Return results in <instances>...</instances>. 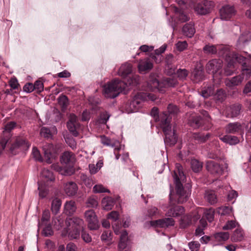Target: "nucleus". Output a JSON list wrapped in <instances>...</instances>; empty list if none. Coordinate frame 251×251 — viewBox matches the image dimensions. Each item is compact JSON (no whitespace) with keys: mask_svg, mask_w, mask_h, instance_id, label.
<instances>
[{"mask_svg":"<svg viewBox=\"0 0 251 251\" xmlns=\"http://www.w3.org/2000/svg\"><path fill=\"white\" fill-rule=\"evenodd\" d=\"M182 31L184 36L192 38L196 32L194 23L190 22L185 24L182 27Z\"/></svg>","mask_w":251,"mask_h":251,"instance_id":"412c9836","label":"nucleus"},{"mask_svg":"<svg viewBox=\"0 0 251 251\" xmlns=\"http://www.w3.org/2000/svg\"><path fill=\"white\" fill-rule=\"evenodd\" d=\"M241 73L243 77L246 76V79H248L251 75V66L247 63H244L243 67L241 68Z\"/></svg>","mask_w":251,"mask_h":251,"instance_id":"79ce46f5","label":"nucleus"},{"mask_svg":"<svg viewBox=\"0 0 251 251\" xmlns=\"http://www.w3.org/2000/svg\"><path fill=\"white\" fill-rule=\"evenodd\" d=\"M160 125L165 134V144L168 146H172L176 144L177 142V136L175 133L174 129L172 131L170 123L171 118L167 115V114L164 113L160 118Z\"/></svg>","mask_w":251,"mask_h":251,"instance_id":"7ed1b4c3","label":"nucleus"},{"mask_svg":"<svg viewBox=\"0 0 251 251\" xmlns=\"http://www.w3.org/2000/svg\"><path fill=\"white\" fill-rule=\"evenodd\" d=\"M64 190L68 196H74L77 191V185L73 182L67 183L64 187Z\"/></svg>","mask_w":251,"mask_h":251,"instance_id":"c756f323","label":"nucleus"},{"mask_svg":"<svg viewBox=\"0 0 251 251\" xmlns=\"http://www.w3.org/2000/svg\"><path fill=\"white\" fill-rule=\"evenodd\" d=\"M141 92H138L133 96V99L129 105L131 112L139 111L141 108Z\"/></svg>","mask_w":251,"mask_h":251,"instance_id":"4468645a","label":"nucleus"},{"mask_svg":"<svg viewBox=\"0 0 251 251\" xmlns=\"http://www.w3.org/2000/svg\"><path fill=\"white\" fill-rule=\"evenodd\" d=\"M102 206L104 210H111L114 204V201L111 197H104L101 201Z\"/></svg>","mask_w":251,"mask_h":251,"instance_id":"c9c22d12","label":"nucleus"},{"mask_svg":"<svg viewBox=\"0 0 251 251\" xmlns=\"http://www.w3.org/2000/svg\"><path fill=\"white\" fill-rule=\"evenodd\" d=\"M221 18L223 20H228L235 14L234 7L229 5H225L220 10Z\"/></svg>","mask_w":251,"mask_h":251,"instance_id":"dca6fc26","label":"nucleus"},{"mask_svg":"<svg viewBox=\"0 0 251 251\" xmlns=\"http://www.w3.org/2000/svg\"><path fill=\"white\" fill-rule=\"evenodd\" d=\"M60 161L66 175L70 176L75 173V158L74 153L70 151L64 152L61 155Z\"/></svg>","mask_w":251,"mask_h":251,"instance_id":"20e7f679","label":"nucleus"},{"mask_svg":"<svg viewBox=\"0 0 251 251\" xmlns=\"http://www.w3.org/2000/svg\"><path fill=\"white\" fill-rule=\"evenodd\" d=\"M204 198L206 201L213 205L217 202V196L214 191L207 190L205 191Z\"/></svg>","mask_w":251,"mask_h":251,"instance_id":"72a5a7b5","label":"nucleus"},{"mask_svg":"<svg viewBox=\"0 0 251 251\" xmlns=\"http://www.w3.org/2000/svg\"><path fill=\"white\" fill-rule=\"evenodd\" d=\"M61 205V201L60 199L55 198L53 200L51 203V210L52 213L56 214L59 211Z\"/></svg>","mask_w":251,"mask_h":251,"instance_id":"49530a36","label":"nucleus"},{"mask_svg":"<svg viewBox=\"0 0 251 251\" xmlns=\"http://www.w3.org/2000/svg\"><path fill=\"white\" fill-rule=\"evenodd\" d=\"M214 6L213 1L204 0L197 3L194 7V10L198 15H206L211 12Z\"/></svg>","mask_w":251,"mask_h":251,"instance_id":"39448f33","label":"nucleus"},{"mask_svg":"<svg viewBox=\"0 0 251 251\" xmlns=\"http://www.w3.org/2000/svg\"><path fill=\"white\" fill-rule=\"evenodd\" d=\"M88 207H95L98 205V202L94 197H89L86 202Z\"/></svg>","mask_w":251,"mask_h":251,"instance_id":"680f3d73","label":"nucleus"},{"mask_svg":"<svg viewBox=\"0 0 251 251\" xmlns=\"http://www.w3.org/2000/svg\"><path fill=\"white\" fill-rule=\"evenodd\" d=\"M224 57L226 60H231L235 62L236 64L237 63L240 64L241 67H243L244 63L246 62L247 58L235 52H230L228 48L227 50L225 52Z\"/></svg>","mask_w":251,"mask_h":251,"instance_id":"f8f14e48","label":"nucleus"},{"mask_svg":"<svg viewBox=\"0 0 251 251\" xmlns=\"http://www.w3.org/2000/svg\"><path fill=\"white\" fill-rule=\"evenodd\" d=\"M93 192L95 193H110V191L108 189L105 188L101 184L95 185L93 187Z\"/></svg>","mask_w":251,"mask_h":251,"instance_id":"6e6d98bb","label":"nucleus"},{"mask_svg":"<svg viewBox=\"0 0 251 251\" xmlns=\"http://www.w3.org/2000/svg\"><path fill=\"white\" fill-rule=\"evenodd\" d=\"M139 77H134L127 82L122 81L118 79H115L111 82L104 85L103 91L105 97L114 98L117 97L122 91L126 90V87L130 86L131 84H136L138 82Z\"/></svg>","mask_w":251,"mask_h":251,"instance_id":"f03ea898","label":"nucleus"},{"mask_svg":"<svg viewBox=\"0 0 251 251\" xmlns=\"http://www.w3.org/2000/svg\"><path fill=\"white\" fill-rule=\"evenodd\" d=\"M228 47L221 45H214L209 44L203 48V51L206 54H215L219 51V54L224 57L225 52L227 50Z\"/></svg>","mask_w":251,"mask_h":251,"instance_id":"9d476101","label":"nucleus"},{"mask_svg":"<svg viewBox=\"0 0 251 251\" xmlns=\"http://www.w3.org/2000/svg\"><path fill=\"white\" fill-rule=\"evenodd\" d=\"M80 230L79 228H71L67 227V232H68L69 236L72 239H76L79 237Z\"/></svg>","mask_w":251,"mask_h":251,"instance_id":"09e8293b","label":"nucleus"},{"mask_svg":"<svg viewBox=\"0 0 251 251\" xmlns=\"http://www.w3.org/2000/svg\"><path fill=\"white\" fill-rule=\"evenodd\" d=\"M148 85L151 88H158L160 87V84L156 78V75L154 73H151L149 77V79L148 81Z\"/></svg>","mask_w":251,"mask_h":251,"instance_id":"58836bf2","label":"nucleus"},{"mask_svg":"<svg viewBox=\"0 0 251 251\" xmlns=\"http://www.w3.org/2000/svg\"><path fill=\"white\" fill-rule=\"evenodd\" d=\"M34 90H36L37 93L41 92L44 89V85L40 80H37L33 84Z\"/></svg>","mask_w":251,"mask_h":251,"instance_id":"0e129e2a","label":"nucleus"},{"mask_svg":"<svg viewBox=\"0 0 251 251\" xmlns=\"http://www.w3.org/2000/svg\"><path fill=\"white\" fill-rule=\"evenodd\" d=\"M214 237L217 242H225L228 239L229 234L228 232H220L214 234Z\"/></svg>","mask_w":251,"mask_h":251,"instance_id":"a19ab883","label":"nucleus"},{"mask_svg":"<svg viewBox=\"0 0 251 251\" xmlns=\"http://www.w3.org/2000/svg\"><path fill=\"white\" fill-rule=\"evenodd\" d=\"M203 123L202 119L201 116H196L193 118L191 125L194 128H197L200 127Z\"/></svg>","mask_w":251,"mask_h":251,"instance_id":"864d4df0","label":"nucleus"},{"mask_svg":"<svg viewBox=\"0 0 251 251\" xmlns=\"http://www.w3.org/2000/svg\"><path fill=\"white\" fill-rule=\"evenodd\" d=\"M175 221L172 218H165L155 221H151L144 224V227H149L166 228L174 225Z\"/></svg>","mask_w":251,"mask_h":251,"instance_id":"0eeeda50","label":"nucleus"},{"mask_svg":"<svg viewBox=\"0 0 251 251\" xmlns=\"http://www.w3.org/2000/svg\"><path fill=\"white\" fill-rule=\"evenodd\" d=\"M245 233L241 227H238L231 236V240L233 242H241L244 240Z\"/></svg>","mask_w":251,"mask_h":251,"instance_id":"a878e982","label":"nucleus"},{"mask_svg":"<svg viewBox=\"0 0 251 251\" xmlns=\"http://www.w3.org/2000/svg\"><path fill=\"white\" fill-rule=\"evenodd\" d=\"M30 144L25 139L22 137H18L16 138L15 142L12 145L11 150H13L17 148H21L23 150L28 149Z\"/></svg>","mask_w":251,"mask_h":251,"instance_id":"5701e85b","label":"nucleus"},{"mask_svg":"<svg viewBox=\"0 0 251 251\" xmlns=\"http://www.w3.org/2000/svg\"><path fill=\"white\" fill-rule=\"evenodd\" d=\"M153 67V64L151 58L145 59L142 60V72H149Z\"/></svg>","mask_w":251,"mask_h":251,"instance_id":"37998d69","label":"nucleus"},{"mask_svg":"<svg viewBox=\"0 0 251 251\" xmlns=\"http://www.w3.org/2000/svg\"><path fill=\"white\" fill-rule=\"evenodd\" d=\"M220 139L223 142L230 145H235L239 142V140L236 136L226 135L220 137Z\"/></svg>","mask_w":251,"mask_h":251,"instance_id":"2f4dec72","label":"nucleus"},{"mask_svg":"<svg viewBox=\"0 0 251 251\" xmlns=\"http://www.w3.org/2000/svg\"><path fill=\"white\" fill-rule=\"evenodd\" d=\"M83 221L78 217H73L67 218L66 220V225L67 227L72 228H76L81 229L82 227Z\"/></svg>","mask_w":251,"mask_h":251,"instance_id":"a211bd4d","label":"nucleus"},{"mask_svg":"<svg viewBox=\"0 0 251 251\" xmlns=\"http://www.w3.org/2000/svg\"><path fill=\"white\" fill-rule=\"evenodd\" d=\"M242 108V105L240 104H235L231 105L229 108V113L231 117H236L240 113Z\"/></svg>","mask_w":251,"mask_h":251,"instance_id":"ea45409f","label":"nucleus"},{"mask_svg":"<svg viewBox=\"0 0 251 251\" xmlns=\"http://www.w3.org/2000/svg\"><path fill=\"white\" fill-rule=\"evenodd\" d=\"M119 216L118 212L116 211L111 212L107 215V218L112 221L111 223L112 226L115 233L117 235H118L120 232V229L122 228L121 224L119 221Z\"/></svg>","mask_w":251,"mask_h":251,"instance_id":"ddd939ff","label":"nucleus"},{"mask_svg":"<svg viewBox=\"0 0 251 251\" xmlns=\"http://www.w3.org/2000/svg\"><path fill=\"white\" fill-rule=\"evenodd\" d=\"M184 213V208L179 205H172L170 207L166 213L168 217H176L180 216Z\"/></svg>","mask_w":251,"mask_h":251,"instance_id":"6ab92c4d","label":"nucleus"},{"mask_svg":"<svg viewBox=\"0 0 251 251\" xmlns=\"http://www.w3.org/2000/svg\"><path fill=\"white\" fill-rule=\"evenodd\" d=\"M80 180L82 183H84L88 188L91 187L93 184L92 179L84 174L81 175Z\"/></svg>","mask_w":251,"mask_h":251,"instance_id":"603ef678","label":"nucleus"},{"mask_svg":"<svg viewBox=\"0 0 251 251\" xmlns=\"http://www.w3.org/2000/svg\"><path fill=\"white\" fill-rule=\"evenodd\" d=\"M214 93V85L213 84H208L204 87L201 91V95L205 98H207L209 96L213 95Z\"/></svg>","mask_w":251,"mask_h":251,"instance_id":"f704fd0d","label":"nucleus"},{"mask_svg":"<svg viewBox=\"0 0 251 251\" xmlns=\"http://www.w3.org/2000/svg\"><path fill=\"white\" fill-rule=\"evenodd\" d=\"M193 80L196 83L201 81L204 77V71L202 67L195 68L192 72Z\"/></svg>","mask_w":251,"mask_h":251,"instance_id":"cd10ccee","label":"nucleus"},{"mask_svg":"<svg viewBox=\"0 0 251 251\" xmlns=\"http://www.w3.org/2000/svg\"><path fill=\"white\" fill-rule=\"evenodd\" d=\"M167 109H168V112H164L161 114H160L159 117H158V118L159 119V121L160 122V116L164 113H167V115L169 116L170 117L172 118V117L170 116V114L175 115V114H176L177 113V112H178V108H177V107L176 105H174L173 104H169L168 106Z\"/></svg>","mask_w":251,"mask_h":251,"instance_id":"a18cd8bd","label":"nucleus"},{"mask_svg":"<svg viewBox=\"0 0 251 251\" xmlns=\"http://www.w3.org/2000/svg\"><path fill=\"white\" fill-rule=\"evenodd\" d=\"M204 215L207 221L211 223L214 220L215 210L212 208L206 209L204 211Z\"/></svg>","mask_w":251,"mask_h":251,"instance_id":"3c124183","label":"nucleus"},{"mask_svg":"<svg viewBox=\"0 0 251 251\" xmlns=\"http://www.w3.org/2000/svg\"><path fill=\"white\" fill-rule=\"evenodd\" d=\"M43 181L38 182V189L39 191V196L40 198H45L49 193V189L47 185Z\"/></svg>","mask_w":251,"mask_h":251,"instance_id":"4c0bfd02","label":"nucleus"},{"mask_svg":"<svg viewBox=\"0 0 251 251\" xmlns=\"http://www.w3.org/2000/svg\"><path fill=\"white\" fill-rule=\"evenodd\" d=\"M244 80L242 75H238L230 78L226 79V84L228 87H233L241 85Z\"/></svg>","mask_w":251,"mask_h":251,"instance_id":"4be33fe9","label":"nucleus"},{"mask_svg":"<svg viewBox=\"0 0 251 251\" xmlns=\"http://www.w3.org/2000/svg\"><path fill=\"white\" fill-rule=\"evenodd\" d=\"M227 61L226 67L225 68V74L226 76L232 75L234 71L238 68L237 64L231 60H226Z\"/></svg>","mask_w":251,"mask_h":251,"instance_id":"473e14b6","label":"nucleus"},{"mask_svg":"<svg viewBox=\"0 0 251 251\" xmlns=\"http://www.w3.org/2000/svg\"><path fill=\"white\" fill-rule=\"evenodd\" d=\"M32 154L33 157L36 159V160L40 162H43V159L41 156L40 152L38 149L35 147H33L32 149Z\"/></svg>","mask_w":251,"mask_h":251,"instance_id":"bf43d9fd","label":"nucleus"},{"mask_svg":"<svg viewBox=\"0 0 251 251\" xmlns=\"http://www.w3.org/2000/svg\"><path fill=\"white\" fill-rule=\"evenodd\" d=\"M175 16L181 23L186 22L190 20L189 16L181 9L175 7Z\"/></svg>","mask_w":251,"mask_h":251,"instance_id":"bb28decb","label":"nucleus"},{"mask_svg":"<svg viewBox=\"0 0 251 251\" xmlns=\"http://www.w3.org/2000/svg\"><path fill=\"white\" fill-rule=\"evenodd\" d=\"M58 103L60 105L61 111L65 112L69 105V99L64 95H61L57 99Z\"/></svg>","mask_w":251,"mask_h":251,"instance_id":"e433bc0d","label":"nucleus"},{"mask_svg":"<svg viewBox=\"0 0 251 251\" xmlns=\"http://www.w3.org/2000/svg\"><path fill=\"white\" fill-rule=\"evenodd\" d=\"M211 134L207 133L204 134L203 133H194L193 134V138L195 142L198 144H202L206 142L211 137Z\"/></svg>","mask_w":251,"mask_h":251,"instance_id":"393cba45","label":"nucleus"},{"mask_svg":"<svg viewBox=\"0 0 251 251\" xmlns=\"http://www.w3.org/2000/svg\"><path fill=\"white\" fill-rule=\"evenodd\" d=\"M52 147V145L49 144H46L43 147L45 158L47 162L49 164L51 163Z\"/></svg>","mask_w":251,"mask_h":251,"instance_id":"7c9ffc66","label":"nucleus"},{"mask_svg":"<svg viewBox=\"0 0 251 251\" xmlns=\"http://www.w3.org/2000/svg\"><path fill=\"white\" fill-rule=\"evenodd\" d=\"M80 126L77 117L75 114H71L67 123V126L69 131L74 136L76 137L78 135Z\"/></svg>","mask_w":251,"mask_h":251,"instance_id":"1a4fd4ad","label":"nucleus"},{"mask_svg":"<svg viewBox=\"0 0 251 251\" xmlns=\"http://www.w3.org/2000/svg\"><path fill=\"white\" fill-rule=\"evenodd\" d=\"M41 175L47 182L53 181L55 179L52 172L48 169H44L41 172Z\"/></svg>","mask_w":251,"mask_h":251,"instance_id":"c03bdc74","label":"nucleus"},{"mask_svg":"<svg viewBox=\"0 0 251 251\" xmlns=\"http://www.w3.org/2000/svg\"><path fill=\"white\" fill-rule=\"evenodd\" d=\"M142 101H146L148 100H151V101H154L156 99V96L152 93H143L142 92Z\"/></svg>","mask_w":251,"mask_h":251,"instance_id":"4d7b16f0","label":"nucleus"},{"mask_svg":"<svg viewBox=\"0 0 251 251\" xmlns=\"http://www.w3.org/2000/svg\"><path fill=\"white\" fill-rule=\"evenodd\" d=\"M200 218V216L199 215H195L193 218L191 215H184L181 217L180 226L183 228H185L192 224V220L195 222Z\"/></svg>","mask_w":251,"mask_h":251,"instance_id":"b1692460","label":"nucleus"},{"mask_svg":"<svg viewBox=\"0 0 251 251\" xmlns=\"http://www.w3.org/2000/svg\"><path fill=\"white\" fill-rule=\"evenodd\" d=\"M226 97V94L224 90L222 89L217 90L214 95V98L217 102H222Z\"/></svg>","mask_w":251,"mask_h":251,"instance_id":"8fccbe9b","label":"nucleus"},{"mask_svg":"<svg viewBox=\"0 0 251 251\" xmlns=\"http://www.w3.org/2000/svg\"><path fill=\"white\" fill-rule=\"evenodd\" d=\"M188 75V71L185 69H179L177 71V77L180 79H184L186 78Z\"/></svg>","mask_w":251,"mask_h":251,"instance_id":"e2e57ef3","label":"nucleus"},{"mask_svg":"<svg viewBox=\"0 0 251 251\" xmlns=\"http://www.w3.org/2000/svg\"><path fill=\"white\" fill-rule=\"evenodd\" d=\"M236 223L235 221H228L226 224L223 227L224 230L231 229L236 226Z\"/></svg>","mask_w":251,"mask_h":251,"instance_id":"69168bd1","label":"nucleus"},{"mask_svg":"<svg viewBox=\"0 0 251 251\" xmlns=\"http://www.w3.org/2000/svg\"><path fill=\"white\" fill-rule=\"evenodd\" d=\"M85 218L88 223V227L91 230H97L100 224L95 212L93 210H87L85 212Z\"/></svg>","mask_w":251,"mask_h":251,"instance_id":"6e6552de","label":"nucleus"},{"mask_svg":"<svg viewBox=\"0 0 251 251\" xmlns=\"http://www.w3.org/2000/svg\"><path fill=\"white\" fill-rule=\"evenodd\" d=\"M242 130V126L238 122L229 123L225 127L226 132L229 134H236L241 131Z\"/></svg>","mask_w":251,"mask_h":251,"instance_id":"aec40b11","label":"nucleus"},{"mask_svg":"<svg viewBox=\"0 0 251 251\" xmlns=\"http://www.w3.org/2000/svg\"><path fill=\"white\" fill-rule=\"evenodd\" d=\"M191 166L192 170L195 173L200 172L202 167V163L195 159L191 160Z\"/></svg>","mask_w":251,"mask_h":251,"instance_id":"de8ad7c7","label":"nucleus"},{"mask_svg":"<svg viewBox=\"0 0 251 251\" xmlns=\"http://www.w3.org/2000/svg\"><path fill=\"white\" fill-rule=\"evenodd\" d=\"M132 72V66L129 63H125L120 67L118 71V74L119 75L121 76L123 78L124 80L122 81L127 82L128 80H130V79H134V77H139V81L137 84H131L130 86H137L138 84L140 83V77L136 75H132V76L128 77V75L131 74Z\"/></svg>","mask_w":251,"mask_h":251,"instance_id":"423d86ee","label":"nucleus"},{"mask_svg":"<svg viewBox=\"0 0 251 251\" xmlns=\"http://www.w3.org/2000/svg\"><path fill=\"white\" fill-rule=\"evenodd\" d=\"M188 44L186 41H178L176 46L177 50L180 51L184 50L187 47Z\"/></svg>","mask_w":251,"mask_h":251,"instance_id":"338daca9","label":"nucleus"},{"mask_svg":"<svg viewBox=\"0 0 251 251\" xmlns=\"http://www.w3.org/2000/svg\"><path fill=\"white\" fill-rule=\"evenodd\" d=\"M101 239L102 241H110L112 240V232L109 230H105L101 236Z\"/></svg>","mask_w":251,"mask_h":251,"instance_id":"13d9d810","label":"nucleus"},{"mask_svg":"<svg viewBox=\"0 0 251 251\" xmlns=\"http://www.w3.org/2000/svg\"><path fill=\"white\" fill-rule=\"evenodd\" d=\"M40 134L41 136L47 138L51 137L52 136L50 129L46 127H43L41 128Z\"/></svg>","mask_w":251,"mask_h":251,"instance_id":"052dcab7","label":"nucleus"},{"mask_svg":"<svg viewBox=\"0 0 251 251\" xmlns=\"http://www.w3.org/2000/svg\"><path fill=\"white\" fill-rule=\"evenodd\" d=\"M177 170L174 171L173 176L175 183L176 184V193L173 195L172 190L170 193V200L171 204H175V202L183 203L188 200L191 191L189 188L185 189L180 180H184L185 178V175L182 170V166L179 164H176Z\"/></svg>","mask_w":251,"mask_h":251,"instance_id":"f257e3e1","label":"nucleus"},{"mask_svg":"<svg viewBox=\"0 0 251 251\" xmlns=\"http://www.w3.org/2000/svg\"><path fill=\"white\" fill-rule=\"evenodd\" d=\"M188 246L191 251H197L200 247V244L198 242H191L188 244Z\"/></svg>","mask_w":251,"mask_h":251,"instance_id":"774afa93","label":"nucleus"},{"mask_svg":"<svg viewBox=\"0 0 251 251\" xmlns=\"http://www.w3.org/2000/svg\"><path fill=\"white\" fill-rule=\"evenodd\" d=\"M206 167L208 172L216 176H221L224 172L223 168L219 163L213 160L207 161Z\"/></svg>","mask_w":251,"mask_h":251,"instance_id":"9b49d317","label":"nucleus"},{"mask_svg":"<svg viewBox=\"0 0 251 251\" xmlns=\"http://www.w3.org/2000/svg\"><path fill=\"white\" fill-rule=\"evenodd\" d=\"M222 66L223 62L221 60L214 59L209 61L206 67L208 73L214 74L221 69Z\"/></svg>","mask_w":251,"mask_h":251,"instance_id":"2eb2a0df","label":"nucleus"},{"mask_svg":"<svg viewBox=\"0 0 251 251\" xmlns=\"http://www.w3.org/2000/svg\"><path fill=\"white\" fill-rule=\"evenodd\" d=\"M76 209V206L74 201H67L64 205V212L66 215L71 216L75 212Z\"/></svg>","mask_w":251,"mask_h":251,"instance_id":"c85d7f7f","label":"nucleus"},{"mask_svg":"<svg viewBox=\"0 0 251 251\" xmlns=\"http://www.w3.org/2000/svg\"><path fill=\"white\" fill-rule=\"evenodd\" d=\"M177 81L176 79L167 77L163 79V84L165 87H174L177 84Z\"/></svg>","mask_w":251,"mask_h":251,"instance_id":"5fc2aeb1","label":"nucleus"},{"mask_svg":"<svg viewBox=\"0 0 251 251\" xmlns=\"http://www.w3.org/2000/svg\"><path fill=\"white\" fill-rule=\"evenodd\" d=\"M120 232L118 234H120L118 246L120 250H123L129 245L130 241L128 237V233L126 230L122 228L120 229Z\"/></svg>","mask_w":251,"mask_h":251,"instance_id":"f3484780","label":"nucleus"}]
</instances>
